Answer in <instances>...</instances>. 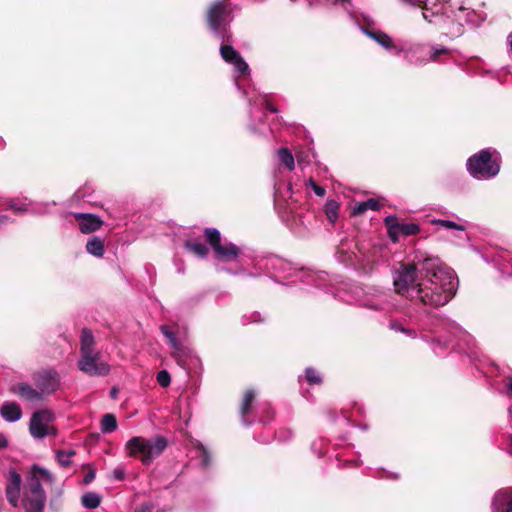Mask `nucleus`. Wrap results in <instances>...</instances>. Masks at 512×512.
Returning <instances> with one entry per match:
<instances>
[{"instance_id": "a18cd8bd", "label": "nucleus", "mask_w": 512, "mask_h": 512, "mask_svg": "<svg viewBox=\"0 0 512 512\" xmlns=\"http://www.w3.org/2000/svg\"><path fill=\"white\" fill-rule=\"evenodd\" d=\"M373 477L379 479H389V480H397L399 479V474L391 471H387L384 469H378L373 474Z\"/></svg>"}, {"instance_id": "de8ad7c7", "label": "nucleus", "mask_w": 512, "mask_h": 512, "mask_svg": "<svg viewBox=\"0 0 512 512\" xmlns=\"http://www.w3.org/2000/svg\"><path fill=\"white\" fill-rule=\"evenodd\" d=\"M157 382L162 386V387H168L171 383V377H170V374L168 373V371L166 370H161L157 373Z\"/></svg>"}, {"instance_id": "39448f33", "label": "nucleus", "mask_w": 512, "mask_h": 512, "mask_svg": "<svg viewBox=\"0 0 512 512\" xmlns=\"http://www.w3.org/2000/svg\"><path fill=\"white\" fill-rule=\"evenodd\" d=\"M410 320L419 327L421 331H430L434 336L429 337L421 334V338L430 343L433 351L437 355H442L444 350L450 347L453 338L465 335L463 329L454 321L438 316L429 317L427 320L408 315Z\"/></svg>"}, {"instance_id": "603ef678", "label": "nucleus", "mask_w": 512, "mask_h": 512, "mask_svg": "<svg viewBox=\"0 0 512 512\" xmlns=\"http://www.w3.org/2000/svg\"><path fill=\"white\" fill-rule=\"evenodd\" d=\"M12 223H14V219L12 217H10L9 215H6V214L0 215V227L6 226V225H9Z\"/></svg>"}, {"instance_id": "6e6552de", "label": "nucleus", "mask_w": 512, "mask_h": 512, "mask_svg": "<svg viewBox=\"0 0 512 512\" xmlns=\"http://www.w3.org/2000/svg\"><path fill=\"white\" fill-rule=\"evenodd\" d=\"M53 481V475L47 469L39 465L32 466L22 500L25 512H43L46 493L42 484H52Z\"/></svg>"}, {"instance_id": "f8f14e48", "label": "nucleus", "mask_w": 512, "mask_h": 512, "mask_svg": "<svg viewBox=\"0 0 512 512\" xmlns=\"http://www.w3.org/2000/svg\"><path fill=\"white\" fill-rule=\"evenodd\" d=\"M204 235L211 245L215 257L218 261L228 262L236 259L240 254V249L231 242H221L220 231L216 228H206Z\"/></svg>"}, {"instance_id": "9d476101", "label": "nucleus", "mask_w": 512, "mask_h": 512, "mask_svg": "<svg viewBox=\"0 0 512 512\" xmlns=\"http://www.w3.org/2000/svg\"><path fill=\"white\" fill-rule=\"evenodd\" d=\"M167 447V440L160 435L144 438L132 437L125 444V450L129 457L139 458L144 465L151 464Z\"/></svg>"}, {"instance_id": "09e8293b", "label": "nucleus", "mask_w": 512, "mask_h": 512, "mask_svg": "<svg viewBox=\"0 0 512 512\" xmlns=\"http://www.w3.org/2000/svg\"><path fill=\"white\" fill-rule=\"evenodd\" d=\"M307 185L311 187V189L314 191V193L319 196L323 197L326 194V190L324 187L318 185L316 182H314L312 179H309L307 182Z\"/></svg>"}, {"instance_id": "7c9ffc66", "label": "nucleus", "mask_w": 512, "mask_h": 512, "mask_svg": "<svg viewBox=\"0 0 512 512\" xmlns=\"http://www.w3.org/2000/svg\"><path fill=\"white\" fill-rule=\"evenodd\" d=\"M384 223L388 229L390 238L393 241L397 240V234L399 233L402 222H399L396 216L389 215L385 218Z\"/></svg>"}, {"instance_id": "2eb2a0df", "label": "nucleus", "mask_w": 512, "mask_h": 512, "mask_svg": "<svg viewBox=\"0 0 512 512\" xmlns=\"http://www.w3.org/2000/svg\"><path fill=\"white\" fill-rule=\"evenodd\" d=\"M5 480V495L7 501L12 507H18L22 485V477L14 468H10L7 474L5 475Z\"/></svg>"}, {"instance_id": "052dcab7", "label": "nucleus", "mask_w": 512, "mask_h": 512, "mask_svg": "<svg viewBox=\"0 0 512 512\" xmlns=\"http://www.w3.org/2000/svg\"><path fill=\"white\" fill-rule=\"evenodd\" d=\"M117 393H118V390H117V388H115V387H113V388L111 389V391H110V395H111V397H112V398H116Z\"/></svg>"}, {"instance_id": "4c0bfd02", "label": "nucleus", "mask_w": 512, "mask_h": 512, "mask_svg": "<svg viewBox=\"0 0 512 512\" xmlns=\"http://www.w3.org/2000/svg\"><path fill=\"white\" fill-rule=\"evenodd\" d=\"M75 455L74 450L62 451L59 450L56 452V458L59 464L63 467H67L71 463V457Z\"/></svg>"}, {"instance_id": "c03bdc74", "label": "nucleus", "mask_w": 512, "mask_h": 512, "mask_svg": "<svg viewBox=\"0 0 512 512\" xmlns=\"http://www.w3.org/2000/svg\"><path fill=\"white\" fill-rule=\"evenodd\" d=\"M262 321H264V318L257 311H253V312L244 314L243 317H242V323L244 325H247L249 323H259V322H262Z\"/></svg>"}, {"instance_id": "aec40b11", "label": "nucleus", "mask_w": 512, "mask_h": 512, "mask_svg": "<svg viewBox=\"0 0 512 512\" xmlns=\"http://www.w3.org/2000/svg\"><path fill=\"white\" fill-rule=\"evenodd\" d=\"M74 217L78 221L79 230L84 234L98 230L103 224L98 216L90 213H74Z\"/></svg>"}, {"instance_id": "72a5a7b5", "label": "nucleus", "mask_w": 512, "mask_h": 512, "mask_svg": "<svg viewBox=\"0 0 512 512\" xmlns=\"http://www.w3.org/2000/svg\"><path fill=\"white\" fill-rule=\"evenodd\" d=\"M257 413L261 415L259 421L263 424H266L272 419L273 410L268 402H263L259 404Z\"/></svg>"}, {"instance_id": "9b49d317", "label": "nucleus", "mask_w": 512, "mask_h": 512, "mask_svg": "<svg viewBox=\"0 0 512 512\" xmlns=\"http://www.w3.org/2000/svg\"><path fill=\"white\" fill-rule=\"evenodd\" d=\"M500 155L496 150L483 149L466 162L468 173L476 180H489L498 175L500 171Z\"/></svg>"}, {"instance_id": "13d9d810", "label": "nucleus", "mask_w": 512, "mask_h": 512, "mask_svg": "<svg viewBox=\"0 0 512 512\" xmlns=\"http://www.w3.org/2000/svg\"><path fill=\"white\" fill-rule=\"evenodd\" d=\"M151 506L148 504H143L139 508L135 509L134 512H150Z\"/></svg>"}, {"instance_id": "680f3d73", "label": "nucleus", "mask_w": 512, "mask_h": 512, "mask_svg": "<svg viewBox=\"0 0 512 512\" xmlns=\"http://www.w3.org/2000/svg\"><path fill=\"white\" fill-rule=\"evenodd\" d=\"M509 445H510V450L512 452V435L510 436V443H509Z\"/></svg>"}, {"instance_id": "bb28decb", "label": "nucleus", "mask_w": 512, "mask_h": 512, "mask_svg": "<svg viewBox=\"0 0 512 512\" xmlns=\"http://www.w3.org/2000/svg\"><path fill=\"white\" fill-rule=\"evenodd\" d=\"M278 161L289 171L295 168V158L288 148L282 147L277 151Z\"/></svg>"}, {"instance_id": "bf43d9fd", "label": "nucleus", "mask_w": 512, "mask_h": 512, "mask_svg": "<svg viewBox=\"0 0 512 512\" xmlns=\"http://www.w3.org/2000/svg\"><path fill=\"white\" fill-rule=\"evenodd\" d=\"M7 445H8L7 438L3 434H0V449L7 447Z\"/></svg>"}, {"instance_id": "6ab92c4d", "label": "nucleus", "mask_w": 512, "mask_h": 512, "mask_svg": "<svg viewBox=\"0 0 512 512\" xmlns=\"http://www.w3.org/2000/svg\"><path fill=\"white\" fill-rule=\"evenodd\" d=\"M491 512H512V491L501 489L495 492L491 500Z\"/></svg>"}, {"instance_id": "4d7b16f0", "label": "nucleus", "mask_w": 512, "mask_h": 512, "mask_svg": "<svg viewBox=\"0 0 512 512\" xmlns=\"http://www.w3.org/2000/svg\"><path fill=\"white\" fill-rule=\"evenodd\" d=\"M506 392L509 396H512V377H509L507 379V382L505 384Z\"/></svg>"}, {"instance_id": "f257e3e1", "label": "nucleus", "mask_w": 512, "mask_h": 512, "mask_svg": "<svg viewBox=\"0 0 512 512\" xmlns=\"http://www.w3.org/2000/svg\"><path fill=\"white\" fill-rule=\"evenodd\" d=\"M393 286L397 295L415 304L437 308L454 297L458 278L438 257L417 251L412 259L394 270Z\"/></svg>"}, {"instance_id": "cd10ccee", "label": "nucleus", "mask_w": 512, "mask_h": 512, "mask_svg": "<svg viewBox=\"0 0 512 512\" xmlns=\"http://www.w3.org/2000/svg\"><path fill=\"white\" fill-rule=\"evenodd\" d=\"M185 248L199 258H205L209 252V249L205 244L195 240H187L185 242Z\"/></svg>"}, {"instance_id": "c85d7f7f", "label": "nucleus", "mask_w": 512, "mask_h": 512, "mask_svg": "<svg viewBox=\"0 0 512 512\" xmlns=\"http://www.w3.org/2000/svg\"><path fill=\"white\" fill-rule=\"evenodd\" d=\"M451 50L445 46L431 44L428 47V63L438 62L441 56L450 54Z\"/></svg>"}, {"instance_id": "58836bf2", "label": "nucleus", "mask_w": 512, "mask_h": 512, "mask_svg": "<svg viewBox=\"0 0 512 512\" xmlns=\"http://www.w3.org/2000/svg\"><path fill=\"white\" fill-rule=\"evenodd\" d=\"M420 231V228L415 223H401L399 233H402L406 236L416 235Z\"/></svg>"}, {"instance_id": "c756f323", "label": "nucleus", "mask_w": 512, "mask_h": 512, "mask_svg": "<svg viewBox=\"0 0 512 512\" xmlns=\"http://www.w3.org/2000/svg\"><path fill=\"white\" fill-rule=\"evenodd\" d=\"M161 332L163 335L167 338L170 346L175 352L181 353L183 352L182 344L177 340L174 332L171 330V328L167 325H162L160 327Z\"/></svg>"}, {"instance_id": "a211bd4d", "label": "nucleus", "mask_w": 512, "mask_h": 512, "mask_svg": "<svg viewBox=\"0 0 512 512\" xmlns=\"http://www.w3.org/2000/svg\"><path fill=\"white\" fill-rule=\"evenodd\" d=\"M10 391L20 399L28 402H40L43 400L42 393L26 382H19L11 386Z\"/></svg>"}, {"instance_id": "f03ea898", "label": "nucleus", "mask_w": 512, "mask_h": 512, "mask_svg": "<svg viewBox=\"0 0 512 512\" xmlns=\"http://www.w3.org/2000/svg\"><path fill=\"white\" fill-rule=\"evenodd\" d=\"M221 58L228 64L233 66L235 85L238 90H242L243 95L248 98L249 102V116L250 122L248 129L254 133H263L264 131L257 128L256 121L262 123L265 118L264 109L269 110L272 113H277L278 110L268 100L266 95H252L250 91L242 87L240 77H249L250 68L247 62L243 59L240 53L234 49L230 42H223L220 46Z\"/></svg>"}, {"instance_id": "b1692460", "label": "nucleus", "mask_w": 512, "mask_h": 512, "mask_svg": "<svg viewBox=\"0 0 512 512\" xmlns=\"http://www.w3.org/2000/svg\"><path fill=\"white\" fill-rule=\"evenodd\" d=\"M86 251L97 258L103 257L105 252L103 239L98 236L90 237L86 243Z\"/></svg>"}, {"instance_id": "7ed1b4c3", "label": "nucleus", "mask_w": 512, "mask_h": 512, "mask_svg": "<svg viewBox=\"0 0 512 512\" xmlns=\"http://www.w3.org/2000/svg\"><path fill=\"white\" fill-rule=\"evenodd\" d=\"M264 268L270 278L283 284L294 285L299 281L304 285L326 288L330 281L328 274L324 271L296 268L291 262L278 256L266 258Z\"/></svg>"}, {"instance_id": "5701e85b", "label": "nucleus", "mask_w": 512, "mask_h": 512, "mask_svg": "<svg viewBox=\"0 0 512 512\" xmlns=\"http://www.w3.org/2000/svg\"><path fill=\"white\" fill-rule=\"evenodd\" d=\"M5 205L7 209L12 210L14 213L23 214L29 212L30 202L27 201V198L12 197L6 199Z\"/></svg>"}, {"instance_id": "49530a36", "label": "nucleus", "mask_w": 512, "mask_h": 512, "mask_svg": "<svg viewBox=\"0 0 512 512\" xmlns=\"http://www.w3.org/2000/svg\"><path fill=\"white\" fill-rule=\"evenodd\" d=\"M50 205L55 206V205H57V203L55 201L43 202V203L37 204L34 208H32L29 211L33 214L43 215L47 212V207Z\"/></svg>"}, {"instance_id": "ddd939ff", "label": "nucleus", "mask_w": 512, "mask_h": 512, "mask_svg": "<svg viewBox=\"0 0 512 512\" xmlns=\"http://www.w3.org/2000/svg\"><path fill=\"white\" fill-rule=\"evenodd\" d=\"M53 420V413L47 409L38 410L32 414L29 430L34 438L42 439L48 435L55 434L54 428L49 426Z\"/></svg>"}, {"instance_id": "a878e982", "label": "nucleus", "mask_w": 512, "mask_h": 512, "mask_svg": "<svg viewBox=\"0 0 512 512\" xmlns=\"http://www.w3.org/2000/svg\"><path fill=\"white\" fill-rule=\"evenodd\" d=\"M379 209H380V204H379L378 200H376L374 198H370L366 201L357 202L353 207L352 215H354V216L361 215L364 212H366L367 210L377 211Z\"/></svg>"}, {"instance_id": "2f4dec72", "label": "nucleus", "mask_w": 512, "mask_h": 512, "mask_svg": "<svg viewBox=\"0 0 512 512\" xmlns=\"http://www.w3.org/2000/svg\"><path fill=\"white\" fill-rule=\"evenodd\" d=\"M117 420L113 414L107 413L101 420V431L103 433H112L117 429Z\"/></svg>"}, {"instance_id": "dca6fc26", "label": "nucleus", "mask_w": 512, "mask_h": 512, "mask_svg": "<svg viewBox=\"0 0 512 512\" xmlns=\"http://www.w3.org/2000/svg\"><path fill=\"white\" fill-rule=\"evenodd\" d=\"M362 33L393 55L398 56L403 51V47L396 45L387 33L376 27L362 29Z\"/></svg>"}, {"instance_id": "ea45409f", "label": "nucleus", "mask_w": 512, "mask_h": 512, "mask_svg": "<svg viewBox=\"0 0 512 512\" xmlns=\"http://www.w3.org/2000/svg\"><path fill=\"white\" fill-rule=\"evenodd\" d=\"M305 379L309 384H320L322 382L320 373L311 367L306 368Z\"/></svg>"}, {"instance_id": "20e7f679", "label": "nucleus", "mask_w": 512, "mask_h": 512, "mask_svg": "<svg viewBox=\"0 0 512 512\" xmlns=\"http://www.w3.org/2000/svg\"><path fill=\"white\" fill-rule=\"evenodd\" d=\"M441 13L433 12L435 20L428 14V9L423 12V18L429 23L438 25L442 29H446V35L451 38L458 37L463 33V23L470 25L471 27L480 26L486 19V15L482 12H477L469 7H466L464 3L457 6L448 5L441 8Z\"/></svg>"}, {"instance_id": "393cba45", "label": "nucleus", "mask_w": 512, "mask_h": 512, "mask_svg": "<svg viewBox=\"0 0 512 512\" xmlns=\"http://www.w3.org/2000/svg\"><path fill=\"white\" fill-rule=\"evenodd\" d=\"M354 15H355V19H350V20L358 27V29L361 32H362V29L376 27V22L371 15L364 13V12L358 13L355 11H354Z\"/></svg>"}, {"instance_id": "f704fd0d", "label": "nucleus", "mask_w": 512, "mask_h": 512, "mask_svg": "<svg viewBox=\"0 0 512 512\" xmlns=\"http://www.w3.org/2000/svg\"><path fill=\"white\" fill-rule=\"evenodd\" d=\"M195 457L200 459L203 467H207L210 463V455L206 448L199 442H196L194 449Z\"/></svg>"}, {"instance_id": "5fc2aeb1", "label": "nucleus", "mask_w": 512, "mask_h": 512, "mask_svg": "<svg viewBox=\"0 0 512 512\" xmlns=\"http://www.w3.org/2000/svg\"><path fill=\"white\" fill-rule=\"evenodd\" d=\"M94 479H95V471L91 469V470H89V471L85 474V476H84V478H83V483H84V484H89V483H91Z\"/></svg>"}, {"instance_id": "0eeeda50", "label": "nucleus", "mask_w": 512, "mask_h": 512, "mask_svg": "<svg viewBox=\"0 0 512 512\" xmlns=\"http://www.w3.org/2000/svg\"><path fill=\"white\" fill-rule=\"evenodd\" d=\"M344 301L384 315L396 312L399 308L398 300L390 290L374 287L366 290L355 287L353 296Z\"/></svg>"}, {"instance_id": "8fccbe9b", "label": "nucleus", "mask_w": 512, "mask_h": 512, "mask_svg": "<svg viewBox=\"0 0 512 512\" xmlns=\"http://www.w3.org/2000/svg\"><path fill=\"white\" fill-rule=\"evenodd\" d=\"M292 431L289 429H281L276 433V438L280 442H286L292 438Z\"/></svg>"}, {"instance_id": "6e6d98bb", "label": "nucleus", "mask_w": 512, "mask_h": 512, "mask_svg": "<svg viewBox=\"0 0 512 512\" xmlns=\"http://www.w3.org/2000/svg\"><path fill=\"white\" fill-rule=\"evenodd\" d=\"M113 476H114V478H115L116 480L121 481V480H123V479H124V477H125V472H124V470H123V469L116 468V469H114V471H113Z\"/></svg>"}, {"instance_id": "4be33fe9", "label": "nucleus", "mask_w": 512, "mask_h": 512, "mask_svg": "<svg viewBox=\"0 0 512 512\" xmlns=\"http://www.w3.org/2000/svg\"><path fill=\"white\" fill-rule=\"evenodd\" d=\"M254 399H255V393L253 390H249L245 393L241 407H240L242 422L245 426H249L253 423V420L249 419V417H248V412L252 406Z\"/></svg>"}, {"instance_id": "3c124183", "label": "nucleus", "mask_w": 512, "mask_h": 512, "mask_svg": "<svg viewBox=\"0 0 512 512\" xmlns=\"http://www.w3.org/2000/svg\"><path fill=\"white\" fill-rule=\"evenodd\" d=\"M404 324L399 320H391L389 323V329L395 332L402 333L404 331Z\"/></svg>"}, {"instance_id": "473e14b6", "label": "nucleus", "mask_w": 512, "mask_h": 512, "mask_svg": "<svg viewBox=\"0 0 512 512\" xmlns=\"http://www.w3.org/2000/svg\"><path fill=\"white\" fill-rule=\"evenodd\" d=\"M82 505L87 509H95L101 503V497L94 492L85 493L81 499Z\"/></svg>"}, {"instance_id": "37998d69", "label": "nucleus", "mask_w": 512, "mask_h": 512, "mask_svg": "<svg viewBox=\"0 0 512 512\" xmlns=\"http://www.w3.org/2000/svg\"><path fill=\"white\" fill-rule=\"evenodd\" d=\"M311 156H314V153H310L309 151H299L296 153V160L298 165L301 168L306 167L311 162Z\"/></svg>"}, {"instance_id": "864d4df0", "label": "nucleus", "mask_w": 512, "mask_h": 512, "mask_svg": "<svg viewBox=\"0 0 512 512\" xmlns=\"http://www.w3.org/2000/svg\"><path fill=\"white\" fill-rule=\"evenodd\" d=\"M402 333L411 339H416L418 337L417 331L412 328L405 327Z\"/></svg>"}, {"instance_id": "412c9836", "label": "nucleus", "mask_w": 512, "mask_h": 512, "mask_svg": "<svg viewBox=\"0 0 512 512\" xmlns=\"http://www.w3.org/2000/svg\"><path fill=\"white\" fill-rule=\"evenodd\" d=\"M1 417L10 423L17 422L22 417V409L16 402L5 401L0 407Z\"/></svg>"}, {"instance_id": "a19ab883", "label": "nucleus", "mask_w": 512, "mask_h": 512, "mask_svg": "<svg viewBox=\"0 0 512 512\" xmlns=\"http://www.w3.org/2000/svg\"><path fill=\"white\" fill-rule=\"evenodd\" d=\"M332 5H341L350 19H355L352 0H329Z\"/></svg>"}, {"instance_id": "4468645a", "label": "nucleus", "mask_w": 512, "mask_h": 512, "mask_svg": "<svg viewBox=\"0 0 512 512\" xmlns=\"http://www.w3.org/2000/svg\"><path fill=\"white\" fill-rule=\"evenodd\" d=\"M35 386L39 392L44 395H50L56 392L60 386L61 377L60 374L52 368L43 369L33 376Z\"/></svg>"}, {"instance_id": "f3484780", "label": "nucleus", "mask_w": 512, "mask_h": 512, "mask_svg": "<svg viewBox=\"0 0 512 512\" xmlns=\"http://www.w3.org/2000/svg\"><path fill=\"white\" fill-rule=\"evenodd\" d=\"M404 60L414 66H424L428 64V46L423 43H415L407 48L403 47Z\"/></svg>"}, {"instance_id": "79ce46f5", "label": "nucleus", "mask_w": 512, "mask_h": 512, "mask_svg": "<svg viewBox=\"0 0 512 512\" xmlns=\"http://www.w3.org/2000/svg\"><path fill=\"white\" fill-rule=\"evenodd\" d=\"M403 1H404V2H406V3H408V4H410V5H413V6H419V7H422V9H423L422 13L428 9V14H429V15H430V17H431L432 19H434V20H435V15L433 16V15H432V13H433V12H438V13H440V9H439V8H437L436 10H434V9H432V8H429V7L427 6V3H426V1H427V0H403Z\"/></svg>"}, {"instance_id": "423d86ee", "label": "nucleus", "mask_w": 512, "mask_h": 512, "mask_svg": "<svg viewBox=\"0 0 512 512\" xmlns=\"http://www.w3.org/2000/svg\"><path fill=\"white\" fill-rule=\"evenodd\" d=\"M78 368L83 373L92 377H104L111 371V366L102 353L95 349V338L91 330L83 328L80 337V357Z\"/></svg>"}, {"instance_id": "c9c22d12", "label": "nucleus", "mask_w": 512, "mask_h": 512, "mask_svg": "<svg viewBox=\"0 0 512 512\" xmlns=\"http://www.w3.org/2000/svg\"><path fill=\"white\" fill-rule=\"evenodd\" d=\"M432 223L435 225L442 226L443 228L448 229V230H458V231L466 230L465 225H463L461 223L454 222V221H450V220L434 219V220H432Z\"/></svg>"}, {"instance_id": "e2e57ef3", "label": "nucleus", "mask_w": 512, "mask_h": 512, "mask_svg": "<svg viewBox=\"0 0 512 512\" xmlns=\"http://www.w3.org/2000/svg\"><path fill=\"white\" fill-rule=\"evenodd\" d=\"M359 464H360V460H355V461H354V465H355V466H358Z\"/></svg>"}, {"instance_id": "1a4fd4ad", "label": "nucleus", "mask_w": 512, "mask_h": 512, "mask_svg": "<svg viewBox=\"0 0 512 512\" xmlns=\"http://www.w3.org/2000/svg\"><path fill=\"white\" fill-rule=\"evenodd\" d=\"M207 24L211 32L222 42L232 41L230 23L233 20L232 6L228 0H217L211 3L206 14Z\"/></svg>"}, {"instance_id": "e433bc0d", "label": "nucleus", "mask_w": 512, "mask_h": 512, "mask_svg": "<svg viewBox=\"0 0 512 512\" xmlns=\"http://www.w3.org/2000/svg\"><path fill=\"white\" fill-rule=\"evenodd\" d=\"M327 218L330 222H335L338 218L339 205L335 200H329L324 207Z\"/></svg>"}]
</instances>
